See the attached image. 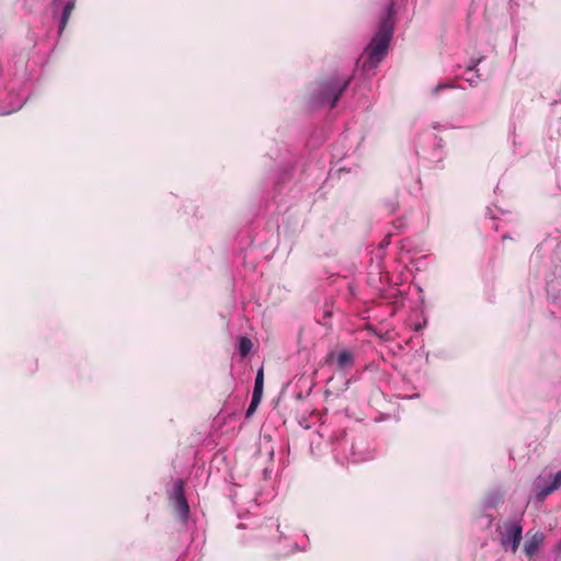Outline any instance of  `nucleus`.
<instances>
[{
	"mask_svg": "<svg viewBox=\"0 0 561 561\" xmlns=\"http://www.w3.org/2000/svg\"><path fill=\"white\" fill-rule=\"evenodd\" d=\"M351 77H333L318 83L311 95L313 105L334 107L343 91L348 87Z\"/></svg>",
	"mask_w": 561,
	"mask_h": 561,
	"instance_id": "obj_2",
	"label": "nucleus"
},
{
	"mask_svg": "<svg viewBox=\"0 0 561 561\" xmlns=\"http://www.w3.org/2000/svg\"><path fill=\"white\" fill-rule=\"evenodd\" d=\"M263 369H259L257 373H256V376H255V381H254V391L255 392H262L263 393Z\"/></svg>",
	"mask_w": 561,
	"mask_h": 561,
	"instance_id": "obj_12",
	"label": "nucleus"
},
{
	"mask_svg": "<svg viewBox=\"0 0 561 561\" xmlns=\"http://www.w3.org/2000/svg\"><path fill=\"white\" fill-rule=\"evenodd\" d=\"M271 471H268L267 469L264 470V477L267 478L270 476Z\"/></svg>",
	"mask_w": 561,
	"mask_h": 561,
	"instance_id": "obj_18",
	"label": "nucleus"
},
{
	"mask_svg": "<svg viewBox=\"0 0 561 561\" xmlns=\"http://www.w3.org/2000/svg\"><path fill=\"white\" fill-rule=\"evenodd\" d=\"M545 536L542 533H536L531 537L527 538L524 543V552L528 557H533L537 553L540 546L542 545Z\"/></svg>",
	"mask_w": 561,
	"mask_h": 561,
	"instance_id": "obj_8",
	"label": "nucleus"
},
{
	"mask_svg": "<svg viewBox=\"0 0 561 561\" xmlns=\"http://www.w3.org/2000/svg\"><path fill=\"white\" fill-rule=\"evenodd\" d=\"M345 431L339 430L334 435L330 437L333 447V451L335 454L336 459L344 462H358L365 460V457L357 455L354 450V445L351 444L350 448H347L348 442L345 439Z\"/></svg>",
	"mask_w": 561,
	"mask_h": 561,
	"instance_id": "obj_3",
	"label": "nucleus"
},
{
	"mask_svg": "<svg viewBox=\"0 0 561 561\" xmlns=\"http://www.w3.org/2000/svg\"><path fill=\"white\" fill-rule=\"evenodd\" d=\"M533 486L536 492V497L539 501H543L549 494L561 486V470L553 477L551 473H541L535 479Z\"/></svg>",
	"mask_w": 561,
	"mask_h": 561,
	"instance_id": "obj_5",
	"label": "nucleus"
},
{
	"mask_svg": "<svg viewBox=\"0 0 561 561\" xmlns=\"http://www.w3.org/2000/svg\"><path fill=\"white\" fill-rule=\"evenodd\" d=\"M252 348V342L247 336H241L239 339V353L242 357L247 356Z\"/></svg>",
	"mask_w": 561,
	"mask_h": 561,
	"instance_id": "obj_11",
	"label": "nucleus"
},
{
	"mask_svg": "<svg viewBox=\"0 0 561 561\" xmlns=\"http://www.w3.org/2000/svg\"><path fill=\"white\" fill-rule=\"evenodd\" d=\"M455 85L450 82H440L432 89V95L437 96L440 91L445 89H454Z\"/></svg>",
	"mask_w": 561,
	"mask_h": 561,
	"instance_id": "obj_14",
	"label": "nucleus"
},
{
	"mask_svg": "<svg viewBox=\"0 0 561 561\" xmlns=\"http://www.w3.org/2000/svg\"><path fill=\"white\" fill-rule=\"evenodd\" d=\"M22 104H23V100L20 99L15 103L10 104V106L8 108L0 110V115H8L13 112H16L18 110H20L22 107Z\"/></svg>",
	"mask_w": 561,
	"mask_h": 561,
	"instance_id": "obj_13",
	"label": "nucleus"
},
{
	"mask_svg": "<svg viewBox=\"0 0 561 561\" xmlns=\"http://www.w3.org/2000/svg\"><path fill=\"white\" fill-rule=\"evenodd\" d=\"M501 501V496L497 495V494H490L486 499H485V506L486 507H494L496 506V504Z\"/></svg>",
	"mask_w": 561,
	"mask_h": 561,
	"instance_id": "obj_15",
	"label": "nucleus"
},
{
	"mask_svg": "<svg viewBox=\"0 0 561 561\" xmlns=\"http://www.w3.org/2000/svg\"><path fill=\"white\" fill-rule=\"evenodd\" d=\"M169 499L172 501L174 510L181 522L186 523L190 516V506L184 495L183 480L178 479L174 482L173 488L169 493Z\"/></svg>",
	"mask_w": 561,
	"mask_h": 561,
	"instance_id": "obj_6",
	"label": "nucleus"
},
{
	"mask_svg": "<svg viewBox=\"0 0 561 561\" xmlns=\"http://www.w3.org/2000/svg\"><path fill=\"white\" fill-rule=\"evenodd\" d=\"M75 8L73 1H68L61 12L60 20H59V32L61 33L64 28L66 27L69 16Z\"/></svg>",
	"mask_w": 561,
	"mask_h": 561,
	"instance_id": "obj_9",
	"label": "nucleus"
},
{
	"mask_svg": "<svg viewBox=\"0 0 561 561\" xmlns=\"http://www.w3.org/2000/svg\"><path fill=\"white\" fill-rule=\"evenodd\" d=\"M481 60H482L481 58L470 60V62L468 65V70L469 71L474 70L477 68V66L481 62Z\"/></svg>",
	"mask_w": 561,
	"mask_h": 561,
	"instance_id": "obj_16",
	"label": "nucleus"
},
{
	"mask_svg": "<svg viewBox=\"0 0 561 561\" xmlns=\"http://www.w3.org/2000/svg\"><path fill=\"white\" fill-rule=\"evenodd\" d=\"M478 78L479 76H476L474 78H468L467 81L471 84V85H474L478 83Z\"/></svg>",
	"mask_w": 561,
	"mask_h": 561,
	"instance_id": "obj_17",
	"label": "nucleus"
},
{
	"mask_svg": "<svg viewBox=\"0 0 561 561\" xmlns=\"http://www.w3.org/2000/svg\"><path fill=\"white\" fill-rule=\"evenodd\" d=\"M327 364L334 365L337 370H345L354 364V355L347 350L339 353L331 352L327 357Z\"/></svg>",
	"mask_w": 561,
	"mask_h": 561,
	"instance_id": "obj_7",
	"label": "nucleus"
},
{
	"mask_svg": "<svg viewBox=\"0 0 561 561\" xmlns=\"http://www.w3.org/2000/svg\"><path fill=\"white\" fill-rule=\"evenodd\" d=\"M394 27V10L393 5L390 4L383 11L380 20L379 27L373 37L370 44L366 50L368 58L364 62V69H370L378 66V64L386 57L388 53L389 43L393 35Z\"/></svg>",
	"mask_w": 561,
	"mask_h": 561,
	"instance_id": "obj_1",
	"label": "nucleus"
},
{
	"mask_svg": "<svg viewBox=\"0 0 561 561\" xmlns=\"http://www.w3.org/2000/svg\"><path fill=\"white\" fill-rule=\"evenodd\" d=\"M262 396H263L262 392H255L253 390L250 405L248 407L247 412H245V417H251L255 413V411L262 400Z\"/></svg>",
	"mask_w": 561,
	"mask_h": 561,
	"instance_id": "obj_10",
	"label": "nucleus"
},
{
	"mask_svg": "<svg viewBox=\"0 0 561 561\" xmlns=\"http://www.w3.org/2000/svg\"><path fill=\"white\" fill-rule=\"evenodd\" d=\"M523 535V527L519 522H507L500 531L501 545L505 550L515 553L519 547Z\"/></svg>",
	"mask_w": 561,
	"mask_h": 561,
	"instance_id": "obj_4",
	"label": "nucleus"
}]
</instances>
